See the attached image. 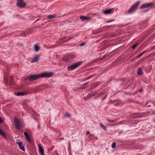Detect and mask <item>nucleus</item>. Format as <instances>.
<instances>
[{"label":"nucleus","mask_w":155,"mask_h":155,"mask_svg":"<svg viewBox=\"0 0 155 155\" xmlns=\"http://www.w3.org/2000/svg\"><path fill=\"white\" fill-rule=\"evenodd\" d=\"M116 125V124H115V125H112V126H114V125Z\"/></svg>","instance_id":"42"},{"label":"nucleus","mask_w":155,"mask_h":155,"mask_svg":"<svg viewBox=\"0 0 155 155\" xmlns=\"http://www.w3.org/2000/svg\"><path fill=\"white\" fill-rule=\"evenodd\" d=\"M38 20H37L35 21V22H36Z\"/></svg>","instance_id":"41"},{"label":"nucleus","mask_w":155,"mask_h":155,"mask_svg":"<svg viewBox=\"0 0 155 155\" xmlns=\"http://www.w3.org/2000/svg\"><path fill=\"white\" fill-rule=\"evenodd\" d=\"M0 134L3 136V137H6V135L5 133L0 128Z\"/></svg>","instance_id":"19"},{"label":"nucleus","mask_w":155,"mask_h":155,"mask_svg":"<svg viewBox=\"0 0 155 155\" xmlns=\"http://www.w3.org/2000/svg\"><path fill=\"white\" fill-rule=\"evenodd\" d=\"M154 121H155V120Z\"/></svg>","instance_id":"46"},{"label":"nucleus","mask_w":155,"mask_h":155,"mask_svg":"<svg viewBox=\"0 0 155 155\" xmlns=\"http://www.w3.org/2000/svg\"><path fill=\"white\" fill-rule=\"evenodd\" d=\"M104 58H105L104 56V57H102V58H101V59H102Z\"/></svg>","instance_id":"38"},{"label":"nucleus","mask_w":155,"mask_h":155,"mask_svg":"<svg viewBox=\"0 0 155 155\" xmlns=\"http://www.w3.org/2000/svg\"><path fill=\"white\" fill-rule=\"evenodd\" d=\"M24 0H17V1H23Z\"/></svg>","instance_id":"37"},{"label":"nucleus","mask_w":155,"mask_h":155,"mask_svg":"<svg viewBox=\"0 0 155 155\" xmlns=\"http://www.w3.org/2000/svg\"><path fill=\"white\" fill-rule=\"evenodd\" d=\"M106 120L109 122H112V123L114 122L115 121V120H109L108 119H106Z\"/></svg>","instance_id":"27"},{"label":"nucleus","mask_w":155,"mask_h":155,"mask_svg":"<svg viewBox=\"0 0 155 155\" xmlns=\"http://www.w3.org/2000/svg\"><path fill=\"white\" fill-rule=\"evenodd\" d=\"M3 122V120L2 118L0 117V124Z\"/></svg>","instance_id":"33"},{"label":"nucleus","mask_w":155,"mask_h":155,"mask_svg":"<svg viewBox=\"0 0 155 155\" xmlns=\"http://www.w3.org/2000/svg\"><path fill=\"white\" fill-rule=\"evenodd\" d=\"M54 147V146H53V147L51 148V150H52L53 149V148Z\"/></svg>","instance_id":"39"},{"label":"nucleus","mask_w":155,"mask_h":155,"mask_svg":"<svg viewBox=\"0 0 155 155\" xmlns=\"http://www.w3.org/2000/svg\"><path fill=\"white\" fill-rule=\"evenodd\" d=\"M112 9H113L112 8H109L105 10L103 12L105 14H110L112 13Z\"/></svg>","instance_id":"11"},{"label":"nucleus","mask_w":155,"mask_h":155,"mask_svg":"<svg viewBox=\"0 0 155 155\" xmlns=\"http://www.w3.org/2000/svg\"><path fill=\"white\" fill-rule=\"evenodd\" d=\"M137 45H138V43H137L135 44V45H134L133 46H132V48L133 49H134L137 46Z\"/></svg>","instance_id":"30"},{"label":"nucleus","mask_w":155,"mask_h":155,"mask_svg":"<svg viewBox=\"0 0 155 155\" xmlns=\"http://www.w3.org/2000/svg\"><path fill=\"white\" fill-rule=\"evenodd\" d=\"M30 93V92H28L27 91L23 92H18L16 93H15V95L17 96H23L26 94H28Z\"/></svg>","instance_id":"8"},{"label":"nucleus","mask_w":155,"mask_h":155,"mask_svg":"<svg viewBox=\"0 0 155 155\" xmlns=\"http://www.w3.org/2000/svg\"><path fill=\"white\" fill-rule=\"evenodd\" d=\"M17 45H18V43H17Z\"/></svg>","instance_id":"44"},{"label":"nucleus","mask_w":155,"mask_h":155,"mask_svg":"<svg viewBox=\"0 0 155 155\" xmlns=\"http://www.w3.org/2000/svg\"><path fill=\"white\" fill-rule=\"evenodd\" d=\"M143 91V89L142 88H141V89H140L139 90V92H142Z\"/></svg>","instance_id":"34"},{"label":"nucleus","mask_w":155,"mask_h":155,"mask_svg":"<svg viewBox=\"0 0 155 155\" xmlns=\"http://www.w3.org/2000/svg\"><path fill=\"white\" fill-rule=\"evenodd\" d=\"M145 53V50L136 56V58H139L144 53Z\"/></svg>","instance_id":"23"},{"label":"nucleus","mask_w":155,"mask_h":155,"mask_svg":"<svg viewBox=\"0 0 155 155\" xmlns=\"http://www.w3.org/2000/svg\"><path fill=\"white\" fill-rule=\"evenodd\" d=\"M47 17L49 19H52L55 18V16L54 15H48Z\"/></svg>","instance_id":"22"},{"label":"nucleus","mask_w":155,"mask_h":155,"mask_svg":"<svg viewBox=\"0 0 155 155\" xmlns=\"http://www.w3.org/2000/svg\"><path fill=\"white\" fill-rule=\"evenodd\" d=\"M14 122L15 124V126L17 129H19L21 127V123L20 121L17 118H15Z\"/></svg>","instance_id":"5"},{"label":"nucleus","mask_w":155,"mask_h":155,"mask_svg":"<svg viewBox=\"0 0 155 155\" xmlns=\"http://www.w3.org/2000/svg\"><path fill=\"white\" fill-rule=\"evenodd\" d=\"M90 98V96L89 95V94H88L87 96L84 97V99L85 100H87L88 98Z\"/></svg>","instance_id":"28"},{"label":"nucleus","mask_w":155,"mask_h":155,"mask_svg":"<svg viewBox=\"0 0 155 155\" xmlns=\"http://www.w3.org/2000/svg\"><path fill=\"white\" fill-rule=\"evenodd\" d=\"M12 77H11V80H12Z\"/></svg>","instance_id":"43"},{"label":"nucleus","mask_w":155,"mask_h":155,"mask_svg":"<svg viewBox=\"0 0 155 155\" xmlns=\"http://www.w3.org/2000/svg\"><path fill=\"white\" fill-rule=\"evenodd\" d=\"M98 92L97 91L95 92H92L91 93L89 94V95L90 96V97L94 96L97 94H98Z\"/></svg>","instance_id":"18"},{"label":"nucleus","mask_w":155,"mask_h":155,"mask_svg":"<svg viewBox=\"0 0 155 155\" xmlns=\"http://www.w3.org/2000/svg\"><path fill=\"white\" fill-rule=\"evenodd\" d=\"M89 133H90V132H89V131H86V134L87 135H88V134Z\"/></svg>","instance_id":"35"},{"label":"nucleus","mask_w":155,"mask_h":155,"mask_svg":"<svg viewBox=\"0 0 155 155\" xmlns=\"http://www.w3.org/2000/svg\"><path fill=\"white\" fill-rule=\"evenodd\" d=\"M40 74H33L31 75L28 76L27 77V79L29 81H31L35 80L38 78H40Z\"/></svg>","instance_id":"3"},{"label":"nucleus","mask_w":155,"mask_h":155,"mask_svg":"<svg viewBox=\"0 0 155 155\" xmlns=\"http://www.w3.org/2000/svg\"><path fill=\"white\" fill-rule=\"evenodd\" d=\"M139 4V1H137L128 10V13H130L134 12L138 8Z\"/></svg>","instance_id":"1"},{"label":"nucleus","mask_w":155,"mask_h":155,"mask_svg":"<svg viewBox=\"0 0 155 155\" xmlns=\"http://www.w3.org/2000/svg\"><path fill=\"white\" fill-rule=\"evenodd\" d=\"M39 47L38 45H36L35 46V50L36 51H38L39 50Z\"/></svg>","instance_id":"20"},{"label":"nucleus","mask_w":155,"mask_h":155,"mask_svg":"<svg viewBox=\"0 0 155 155\" xmlns=\"http://www.w3.org/2000/svg\"><path fill=\"white\" fill-rule=\"evenodd\" d=\"M66 58H68V60H71L74 59L75 57V55L74 54H69L66 55Z\"/></svg>","instance_id":"9"},{"label":"nucleus","mask_w":155,"mask_h":155,"mask_svg":"<svg viewBox=\"0 0 155 155\" xmlns=\"http://www.w3.org/2000/svg\"><path fill=\"white\" fill-rule=\"evenodd\" d=\"M150 106V105L148 106L147 107H148Z\"/></svg>","instance_id":"45"},{"label":"nucleus","mask_w":155,"mask_h":155,"mask_svg":"<svg viewBox=\"0 0 155 155\" xmlns=\"http://www.w3.org/2000/svg\"><path fill=\"white\" fill-rule=\"evenodd\" d=\"M16 143L18 145L20 149L24 151H25V148L21 140L16 141Z\"/></svg>","instance_id":"7"},{"label":"nucleus","mask_w":155,"mask_h":155,"mask_svg":"<svg viewBox=\"0 0 155 155\" xmlns=\"http://www.w3.org/2000/svg\"><path fill=\"white\" fill-rule=\"evenodd\" d=\"M110 22V21H107V23H109V22Z\"/></svg>","instance_id":"40"},{"label":"nucleus","mask_w":155,"mask_h":155,"mask_svg":"<svg viewBox=\"0 0 155 155\" xmlns=\"http://www.w3.org/2000/svg\"><path fill=\"white\" fill-rule=\"evenodd\" d=\"M116 147V143L114 142H113L111 145V147L113 149L115 148Z\"/></svg>","instance_id":"26"},{"label":"nucleus","mask_w":155,"mask_h":155,"mask_svg":"<svg viewBox=\"0 0 155 155\" xmlns=\"http://www.w3.org/2000/svg\"><path fill=\"white\" fill-rule=\"evenodd\" d=\"M32 117L35 120H37L39 117V115L36 112H34L33 114Z\"/></svg>","instance_id":"12"},{"label":"nucleus","mask_w":155,"mask_h":155,"mask_svg":"<svg viewBox=\"0 0 155 155\" xmlns=\"http://www.w3.org/2000/svg\"><path fill=\"white\" fill-rule=\"evenodd\" d=\"M42 90L41 89H40L38 87H36L35 88H33L32 89V91L30 92V93H35L38 92L39 91H41Z\"/></svg>","instance_id":"10"},{"label":"nucleus","mask_w":155,"mask_h":155,"mask_svg":"<svg viewBox=\"0 0 155 155\" xmlns=\"http://www.w3.org/2000/svg\"><path fill=\"white\" fill-rule=\"evenodd\" d=\"M38 147L39 148V151L41 153L42 155H44V150L41 147L40 145H39Z\"/></svg>","instance_id":"16"},{"label":"nucleus","mask_w":155,"mask_h":155,"mask_svg":"<svg viewBox=\"0 0 155 155\" xmlns=\"http://www.w3.org/2000/svg\"><path fill=\"white\" fill-rule=\"evenodd\" d=\"M70 117V115L68 113L65 114L64 115V117L65 118L69 117Z\"/></svg>","instance_id":"25"},{"label":"nucleus","mask_w":155,"mask_h":155,"mask_svg":"<svg viewBox=\"0 0 155 155\" xmlns=\"http://www.w3.org/2000/svg\"><path fill=\"white\" fill-rule=\"evenodd\" d=\"M82 63V61H79L75 64H73L68 66L67 67V68L68 69H70L71 70H73L81 65Z\"/></svg>","instance_id":"2"},{"label":"nucleus","mask_w":155,"mask_h":155,"mask_svg":"<svg viewBox=\"0 0 155 155\" xmlns=\"http://www.w3.org/2000/svg\"><path fill=\"white\" fill-rule=\"evenodd\" d=\"M64 138L63 137H62V138H60V139H59V140H64Z\"/></svg>","instance_id":"36"},{"label":"nucleus","mask_w":155,"mask_h":155,"mask_svg":"<svg viewBox=\"0 0 155 155\" xmlns=\"http://www.w3.org/2000/svg\"><path fill=\"white\" fill-rule=\"evenodd\" d=\"M39 56L37 55H36V56L34 57L31 60V63H34L35 62H38L39 58Z\"/></svg>","instance_id":"14"},{"label":"nucleus","mask_w":155,"mask_h":155,"mask_svg":"<svg viewBox=\"0 0 155 155\" xmlns=\"http://www.w3.org/2000/svg\"><path fill=\"white\" fill-rule=\"evenodd\" d=\"M145 8V3H144L140 7V8L141 9Z\"/></svg>","instance_id":"29"},{"label":"nucleus","mask_w":155,"mask_h":155,"mask_svg":"<svg viewBox=\"0 0 155 155\" xmlns=\"http://www.w3.org/2000/svg\"><path fill=\"white\" fill-rule=\"evenodd\" d=\"M137 58H136V56L135 58H132L131 60H132V61H134V60H136V59H137Z\"/></svg>","instance_id":"32"},{"label":"nucleus","mask_w":155,"mask_h":155,"mask_svg":"<svg viewBox=\"0 0 155 155\" xmlns=\"http://www.w3.org/2000/svg\"><path fill=\"white\" fill-rule=\"evenodd\" d=\"M53 75V73L51 72H45L41 74H40V78H48L51 77Z\"/></svg>","instance_id":"4"},{"label":"nucleus","mask_w":155,"mask_h":155,"mask_svg":"<svg viewBox=\"0 0 155 155\" xmlns=\"http://www.w3.org/2000/svg\"><path fill=\"white\" fill-rule=\"evenodd\" d=\"M100 126L101 128L103 129L105 131H106L107 130V127L104 126L102 123H100Z\"/></svg>","instance_id":"17"},{"label":"nucleus","mask_w":155,"mask_h":155,"mask_svg":"<svg viewBox=\"0 0 155 155\" xmlns=\"http://www.w3.org/2000/svg\"><path fill=\"white\" fill-rule=\"evenodd\" d=\"M80 18L81 19V20L82 21L84 20L87 21L91 19V18L89 17L84 16H80Z\"/></svg>","instance_id":"13"},{"label":"nucleus","mask_w":155,"mask_h":155,"mask_svg":"<svg viewBox=\"0 0 155 155\" xmlns=\"http://www.w3.org/2000/svg\"><path fill=\"white\" fill-rule=\"evenodd\" d=\"M24 135L25 136V137L28 140V141L30 143H31V141L30 140V137H29V135L26 132H25L24 133Z\"/></svg>","instance_id":"15"},{"label":"nucleus","mask_w":155,"mask_h":155,"mask_svg":"<svg viewBox=\"0 0 155 155\" xmlns=\"http://www.w3.org/2000/svg\"><path fill=\"white\" fill-rule=\"evenodd\" d=\"M153 4L151 3H146V8L147 7H150L151 6H152Z\"/></svg>","instance_id":"24"},{"label":"nucleus","mask_w":155,"mask_h":155,"mask_svg":"<svg viewBox=\"0 0 155 155\" xmlns=\"http://www.w3.org/2000/svg\"><path fill=\"white\" fill-rule=\"evenodd\" d=\"M137 74L138 75H141L142 74V70L140 68H138Z\"/></svg>","instance_id":"21"},{"label":"nucleus","mask_w":155,"mask_h":155,"mask_svg":"<svg viewBox=\"0 0 155 155\" xmlns=\"http://www.w3.org/2000/svg\"><path fill=\"white\" fill-rule=\"evenodd\" d=\"M17 6L21 8H24L26 5V3L23 1H17L16 4Z\"/></svg>","instance_id":"6"},{"label":"nucleus","mask_w":155,"mask_h":155,"mask_svg":"<svg viewBox=\"0 0 155 155\" xmlns=\"http://www.w3.org/2000/svg\"><path fill=\"white\" fill-rule=\"evenodd\" d=\"M86 44V43L85 42H83L82 43H81L80 45H79L81 46V47H82V46H83V45H85Z\"/></svg>","instance_id":"31"}]
</instances>
